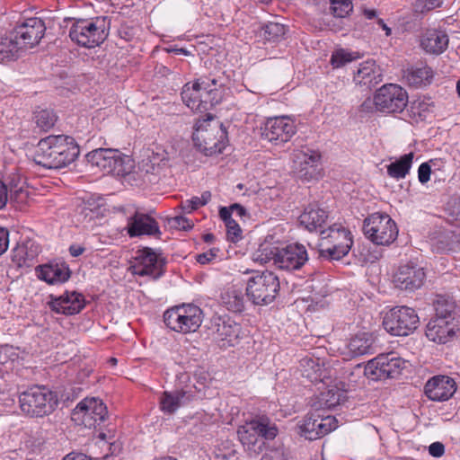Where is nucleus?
<instances>
[{
    "instance_id": "obj_54",
    "label": "nucleus",
    "mask_w": 460,
    "mask_h": 460,
    "mask_svg": "<svg viewBox=\"0 0 460 460\" xmlns=\"http://www.w3.org/2000/svg\"><path fill=\"white\" fill-rule=\"evenodd\" d=\"M431 168L429 163H422L418 169V178L420 183H426L430 179Z\"/></svg>"
},
{
    "instance_id": "obj_32",
    "label": "nucleus",
    "mask_w": 460,
    "mask_h": 460,
    "mask_svg": "<svg viewBox=\"0 0 460 460\" xmlns=\"http://www.w3.org/2000/svg\"><path fill=\"white\" fill-rule=\"evenodd\" d=\"M448 36L443 31L428 30L420 38V47L427 53L439 55L448 46Z\"/></svg>"
},
{
    "instance_id": "obj_62",
    "label": "nucleus",
    "mask_w": 460,
    "mask_h": 460,
    "mask_svg": "<svg viewBox=\"0 0 460 460\" xmlns=\"http://www.w3.org/2000/svg\"><path fill=\"white\" fill-rule=\"evenodd\" d=\"M363 13L369 20L374 19L376 16V11L374 9H364Z\"/></svg>"
},
{
    "instance_id": "obj_35",
    "label": "nucleus",
    "mask_w": 460,
    "mask_h": 460,
    "mask_svg": "<svg viewBox=\"0 0 460 460\" xmlns=\"http://www.w3.org/2000/svg\"><path fill=\"white\" fill-rule=\"evenodd\" d=\"M351 357H359L375 352L374 337L367 332H361L352 337L348 344Z\"/></svg>"
},
{
    "instance_id": "obj_2",
    "label": "nucleus",
    "mask_w": 460,
    "mask_h": 460,
    "mask_svg": "<svg viewBox=\"0 0 460 460\" xmlns=\"http://www.w3.org/2000/svg\"><path fill=\"white\" fill-rule=\"evenodd\" d=\"M252 259L261 264L271 263L279 270L293 271L300 270L308 261V253L305 247L300 243H291L279 248L264 242L255 251Z\"/></svg>"
},
{
    "instance_id": "obj_45",
    "label": "nucleus",
    "mask_w": 460,
    "mask_h": 460,
    "mask_svg": "<svg viewBox=\"0 0 460 460\" xmlns=\"http://www.w3.org/2000/svg\"><path fill=\"white\" fill-rule=\"evenodd\" d=\"M211 199L210 191H204L201 197H192L190 199H187L181 202V207L183 212L191 213L198 209L199 207L205 206Z\"/></svg>"
},
{
    "instance_id": "obj_5",
    "label": "nucleus",
    "mask_w": 460,
    "mask_h": 460,
    "mask_svg": "<svg viewBox=\"0 0 460 460\" xmlns=\"http://www.w3.org/2000/svg\"><path fill=\"white\" fill-rule=\"evenodd\" d=\"M69 30L72 41L84 48L92 49L101 45L109 35L110 20L103 16L91 19H75Z\"/></svg>"
},
{
    "instance_id": "obj_58",
    "label": "nucleus",
    "mask_w": 460,
    "mask_h": 460,
    "mask_svg": "<svg viewBox=\"0 0 460 460\" xmlns=\"http://www.w3.org/2000/svg\"><path fill=\"white\" fill-rule=\"evenodd\" d=\"M233 213L236 214L240 218H250V214L247 209L239 203H234L231 205Z\"/></svg>"
},
{
    "instance_id": "obj_27",
    "label": "nucleus",
    "mask_w": 460,
    "mask_h": 460,
    "mask_svg": "<svg viewBox=\"0 0 460 460\" xmlns=\"http://www.w3.org/2000/svg\"><path fill=\"white\" fill-rule=\"evenodd\" d=\"M36 272L40 279L50 285L64 283L71 276V270L65 262H50L40 265L36 268Z\"/></svg>"
},
{
    "instance_id": "obj_49",
    "label": "nucleus",
    "mask_w": 460,
    "mask_h": 460,
    "mask_svg": "<svg viewBox=\"0 0 460 460\" xmlns=\"http://www.w3.org/2000/svg\"><path fill=\"white\" fill-rule=\"evenodd\" d=\"M27 197V193L22 189L14 190V193L11 190V194H8L7 186L0 180V209H3L10 199L13 201V199H21L22 201Z\"/></svg>"
},
{
    "instance_id": "obj_24",
    "label": "nucleus",
    "mask_w": 460,
    "mask_h": 460,
    "mask_svg": "<svg viewBox=\"0 0 460 460\" xmlns=\"http://www.w3.org/2000/svg\"><path fill=\"white\" fill-rule=\"evenodd\" d=\"M50 309L58 314L73 315L80 313L85 306V299L76 291L65 292L59 296H50L48 302Z\"/></svg>"
},
{
    "instance_id": "obj_41",
    "label": "nucleus",
    "mask_w": 460,
    "mask_h": 460,
    "mask_svg": "<svg viewBox=\"0 0 460 460\" xmlns=\"http://www.w3.org/2000/svg\"><path fill=\"white\" fill-rule=\"evenodd\" d=\"M435 316L433 318H441L443 320H452L458 322L456 315V305L452 299L445 296H438L434 302Z\"/></svg>"
},
{
    "instance_id": "obj_59",
    "label": "nucleus",
    "mask_w": 460,
    "mask_h": 460,
    "mask_svg": "<svg viewBox=\"0 0 460 460\" xmlns=\"http://www.w3.org/2000/svg\"><path fill=\"white\" fill-rule=\"evenodd\" d=\"M233 211L231 209V205L229 207H221L219 208V217L225 225L228 224L230 221L234 220L232 218Z\"/></svg>"
},
{
    "instance_id": "obj_11",
    "label": "nucleus",
    "mask_w": 460,
    "mask_h": 460,
    "mask_svg": "<svg viewBox=\"0 0 460 460\" xmlns=\"http://www.w3.org/2000/svg\"><path fill=\"white\" fill-rule=\"evenodd\" d=\"M279 288V278L273 272L266 270L248 279L246 296L254 305H266L275 300Z\"/></svg>"
},
{
    "instance_id": "obj_56",
    "label": "nucleus",
    "mask_w": 460,
    "mask_h": 460,
    "mask_svg": "<svg viewBox=\"0 0 460 460\" xmlns=\"http://www.w3.org/2000/svg\"><path fill=\"white\" fill-rule=\"evenodd\" d=\"M9 244V232L4 227H0V255L3 254L8 248Z\"/></svg>"
},
{
    "instance_id": "obj_19",
    "label": "nucleus",
    "mask_w": 460,
    "mask_h": 460,
    "mask_svg": "<svg viewBox=\"0 0 460 460\" xmlns=\"http://www.w3.org/2000/svg\"><path fill=\"white\" fill-rule=\"evenodd\" d=\"M230 78L226 72L218 68L208 75L199 77L194 84V90H200L216 105L221 102L220 89L228 85Z\"/></svg>"
},
{
    "instance_id": "obj_23",
    "label": "nucleus",
    "mask_w": 460,
    "mask_h": 460,
    "mask_svg": "<svg viewBox=\"0 0 460 460\" xmlns=\"http://www.w3.org/2000/svg\"><path fill=\"white\" fill-rule=\"evenodd\" d=\"M458 331V322L431 318L426 326L425 334L429 341L438 344H445L453 341Z\"/></svg>"
},
{
    "instance_id": "obj_7",
    "label": "nucleus",
    "mask_w": 460,
    "mask_h": 460,
    "mask_svg": "<svg viewBox=\"0 0 460 460\" xmlns=\"http://www.w3.org/2000/svg\"><path fill=\"white\" fill-rule=\"evenodd\" d=\"M58 396L49 388L34 385L19 395L22 411L30 417H44L54 411L58 406Z\"/></svg>"
},
{
    "instance_id": "obj_28",
    "label": "nucleus",
    "mask_w": 460,
    "mask_h": 460,
    "mask_svg": "<svg viewBox=\"0 0 460 460\" xmlns=\"http://www.w3.org/2000/svg\"><path fill=\"white\" fill-rule=\"evenodd\" d=\"M382 80L383 75L380 67L373 60L360 64L353 77L357 85L365 87L367 90L376 87Z\"/></svg>"
},
{
    "instance_id": "obj_18",
    "label": "nucleus",
    "mask_w": 460,
    "mask_h": 460,
    "mask_svg": "<svg viewBox=\"0 0 460 460\" xmlns=\"http://www.w3.org/2000/svg\"><path fill=\"white\" fill-rule=\"evenodd\" d=\"M46 25L39 17H30L20 20L12 30L25 50L37 46L43 38Z\"/></svg>"
},
{
    "instance_id": "obj_1",
    "label": "nucleus",
    "mask_w": 460,
    "mask_h": 460,
    "mask_svg": "<svg viewBox=\"0 0 460 460\" xmlns=\"http://www.w3.org/2000/svg\"><path fill=\"white\" fill-rule=\"evenodd\" d=\"M79 154V145L73 137L49 135L37 143L33 161L46 169H61L72 164Z\"/></svg>"
},
{
    "instance_id": "obj_44",
    "label": "nucleus",
    "mask_w": 460,
    "mask_h": 460,
    "mask_svg": "<svg viewBox=\"0 0 460 460\" xmlns=\"http://www.w3.org/2000/svg\"><path fill=\"white\" fill-rule=\"evenodd\" d=\"M341 393L335 388L328 389L327 391L322 392L318 396V401L314 403V407L320 409H333L340 404Z\"/></svg>"
},
{
    "instance_id": "obj_40",
    "label": "nucleus",
    "mask_w": 460,
    "mask_h": 460,
    "mask_svg": "<svg viewBox=\"0 0 460 460\" xmlns=\"http://www.w3.org/2000/svg\"><path fill=\"white\" fill-rule=\"evenodd\" d=\"M413 156V153L411 152L409 154L403 155L395 162L388 164L387 174L396 180L405 178L411 168Z\"/></svg>"
},
{
    "instance_id": "obj_29",
    "label": "nucleus",
    "mask_w": 460,
    "mask_h": 460,
    "mask_svg": "<svg viewBox=\"0 0 460 460\" xmlns=\"http://www.w3.org/2000/svg\"><path fill=\"white\" fill-rule=\"evenodd\" d=\"M40 247L34 241L26 239L18 243L12 251V261L19 268L30 267L40 252Z\"/></svg>"
},
{
    "instance_id": "obj_30",
    "label": "nucleus",
    "mask_w": 460,
    "mask_h": 460,
    "mask_svg": "<svg viewBox=\"0 0 460 460\" xmlns=\"http://www.w3.org/2000/svg\"><path fill=\"white\" fill-rule=\"evenodd\" d=\"M25 51L13 31L0 36V63L16 61Z\"/></svg>"
},
{
    "instance_id": "obj_37",
    "label": "nucleus",
    "mask_w": 460,
    "mask_h": 460,
    "mask_svg": "<svg viewBox=\"0 0 460 460\" xmlns=\"http://www.w3.org/2000/svg\"><path fill=\"white\" fill-rule=\"evenodd\" d=\"M221 303L227 310L241 313L244 309V295L240 288L229 287L221 294Z\"/></svg>"
},
{
    "instance_id": "obj_52",
    "label": "nucleus",
    "mask_w": 460,
    "mask_h": 460,
    "mask_svg": "<svg viewBox=\"0 0 460 460\" xmlns=\"http://www.w3.org/2000/svg\"><path fill=\"white\" fill-rule=\"evenodd\" d=\"M227 239L233 243H236L242 238V229L235 220L230 221L226 225Z\"/></svg>"
},
{
    "instance_id": "obj_43",
    "label": "nucleus",
    "mask_w": 460,
    "mask_h": 460,
    "mask_svg": "<svg viewBox=\"0 0 460 460\" xmlns=\"http://www.w3.org/2000/svg\"><path fill=\"white\" fill-rule=\"evenodd\" d=\"M111 164V174L116 176H125L131 172L134 168V161L128 155H123L117 149Z\"/></svg>"
},
{
    "instance_id": "obj_50",
    "label": "nucleus",
    "mask_w": 460,
    "mask_h": 460,
    "mask_svg": "<svg viewBox=\"0 0 460 460\" xmlns=\"http://www.w3.org/2000/svg\"><path fill=\"white\" fill-rule=\"evenodd\" d=\"M442 3V0H416L413 8L416 13H424L440 7Z\"/></svg>"
},
{
    "instance_id": "obj_38",
    "label": "nucleus",
    "mask_w": 460,
    "mask_h": 460,
    "mask_svg": "<svg viewBox=\"0 0 460 460\" xmlns=\"http://www.w3.org/2000/svg\"><path fill=\"white\" fill-rule=\"evenodd\" d=\"M302 376L311 382L323 381L326 376L324 368L319 363V358H304L300 360Z\"/></svg>"
},
{
    "instance_id": "obj_14",
    "label": "nucleus",
    "mask_w": 460,
    "mask_h": 460,
    "mask_svg": "<svg viewBox=\"0 0 460 460\" xmlns=\"http://www.w3.org/2000/svg\"><path fill=\"white\" fill-rule=\"evenodd\" d=\"M337 427V420L331 415L323 416L319 409L307 413L303 420L296 424L297 433L308 440L320 438Z\"/></svg>"
},
{
    "instance_id": "obj_39",
    "label": "nucleus",
    "mask_w": 460,
    "mask_h": 460,
    "mask_svg": "<svg viewBox=\"0 0 460 460\" xmlns=\"http://www.w3.org/2000/svg\"><path fill=\"white\" fill-rule=\"evenodd\" d=\"M186 392H164L160 398V408L167 414L174 413L185 402Z\"/></svg>"
},
{
    "instance_id": "obj_33",
    "label": "nucleus",
    "mask_w": 460,
    "mask_h": 460,
    "mask_svg": "<svg viewBox=\"0 0 460 460\" xmlns=\"http://www.w3.org/2000/svg\"><path fill=\"white\" fill-rule=\"evenodd\" d=\"M328 217L327 212L317 205H309L299 217V222L310 232L321 228Z\"/></svg>"
},
{
    "instance_id": "obj_3",
    "label": "nucleus",
    "mask_w": 460,
    "mask_h": 460,
    "mask_svg": "<svg viewBox=\"0 0 460 460\" xmlns=\"http://www.w3.org/2000/svg\"><path fill=\"white\" fill-rule=\"evenodd\" d=\"M192 140L207 156L221 154L227 143L226 128L217 117L199 119L194 125Z\"/></svg>"
},
{
    "instance_id": "obj_53",
    "label": "nucleus",
    "mask_w": 460,
    "mask_h": 460,
    "mask_svg": "<svg viewBox=\"0 0 460 460\" xmlns=\"http://www.w3.org/2000/svg\"><path fill=\"white\" fill-rule=\"evenodd\" d=\"M168 224L171 227H174L180 230H189L193 226L191 221L183 216H176L169 219Z\"/></svg>"
},
{
    "instance_id": "obj_16",
    "label": "nucleus",
    "mask_w": 460,
    "mask_h": 460,
    "mask_svg": "<svg viewBox=\"0 0 460 460\" xmlns=\"http://www.w3.org/2000/svg\"><path fill=\"white\" fill-rule=\"evenodd\" d=\"M404 362L393 353L380 354L365 366L364 374L372 380H382L397 376Z\"/></svg>"
},
{
    "instance_id": "obj_61",
    "label": "nucleus",
    "mask_w": 460,
    "mask_h": 460,
    "mask_svg": "<svg viewBox=\"0 0 460 460\" xmlns=\"http://www.w3.org/2000/svg\"><path fill=\"white\" fill-rule=\"evenodd\" d=\"M84 251V248L78 246V245H71L69 247V252L73 257H78L81 255Z\"/></svg>"
},
{
    "instance_id": "obj_13",
    "label": "nucleus",
    "mask_w": 460,
    "mask_h": 460,
    "mask_svg": "<svg viewBox=\"0 0 460 460\" xmlns=\"http://www.w3.org/2000/svg\"><path fill=\"white\" fill-rule=\"evenodd\" d=\"M166 264L167 260L163 253L152 248L144 247L137 252L131 270L134 275L156 280L165 273Z\"/></svg>"
},
{
    "instance_id": "obj_34",
    "label": "nucleus",
    "mask_w": 460,
    "mask_h": 460,
    "mask_svg": "<svg viewBox=\"0 0 460 460\" xmlns=\"http://www.w3.org/2000/svg\"><path fill=\"white\" fill-rule=\"evenodd\" d=\"M404 77L410 86L418 88L430 84L434 72L427 65L416 66L409 68Z\"/></svg>"
},
{
    "instance_id": "obj_36",
    "label": "nucleus",
    "mask_w": 460,
    "mask_h": 460,
    "mask_svg": "<svg viewBox=\"0 0 460 460\" xmlns=\"http://www.w3.org/2000/svg\"><path fill=\"white\" fill-rule=\"evenodd\" d=\"M117 149L98 148L86 155V160L93 167L99 168L104 173H110L111 164Z\"/></svg>"
},
{
    "instance_id": "obj_31",
    "label": "nucleus",
    "mask_w": 460,
    "mask_h": 460,
    "mask_svg": "<svg viewBox=\"0 0 460 460\" xmlns=\"http://www.w3.org/2000/svg\"><path fill=\"white\" fill-rule=\"evenodd\" d=\"M217 337L228 346H234L242 338L243 330L239 323L231 318L219 317L215 322Z\"/></svg>"
},
{
    "instance_id": "obj_55",
    "label": "nucleus",
    "mask_w": 460,
    "mask_h": 460,
    "mask_svg": "<svg viewBox=\"0 0 460 460\" xmlns=\"http://www.w3.org/2000/svg\"><path fill=\"white\" fill-rule=\"evenodd\" d=\"M217 250L210 249L197 255L196 260L200 264H207L217 257Z\"/></svg>"
},
{
    "instance_id": "obj_57",
    "label": "nucleus",
    "mask_w": 460,
    "mask_h": 460,
    "mask_svg": "<svg viewBox=\"0 0 460 460\" xmlns=\"http://www.w3.org/2000/svg\"><path fill=\"white\" fill-rule=\"evenodd\" d=\"M429 453L434 457H440L445 453V447L441 442H434L429 447Z\"/></svg>"
},
{
    "instance_id": "obj_4",
    "label": "nucleus",
    "mask_w": 460,
    "mask_h": 460,
    "mask_svg": "<svg viewBox=\"0 0 460 460\" xmlns=\"http://www.w3.org/2000/svg\"><path fill=\"white\" fill-rule=\"evenodd\" d=\"M278 428L266 415L252 417L239 426L237 435L244 449L257 456L265 447V440H272L278 435Z\"/></svg>"
},
{
    "instance_id": "obj_6",
    "label": "nucleus",
    "mask_w": 460,
    "mask_h": 460,
    "mask_svg": "<svg viewBox=\"0 0 460 460\" xmlns=\"http://www.w3.org/2000/svg\"><path fill=\"white\" fill-rule=\"evenodd\" d=\"M408 102V94L400 85L388 84L381 86L373 99H366L359 107L362 113L376 111L385 113L402 112Z\"/></svg>"
},
{
    "instance_id": "obj_25",
    "label": "nucleus",
    "mask_w": 460,
    "mask_h": 460,
    "mask_svg": "<svg viewBox=\"0 0 460 460\" xmlns=\"http://www.w3.org/2000/svg\"><path fill=\"white\" fill-rule=\"evenodd\" d=\"M456 390L455 380L447 376H433L426 383L424 387L427 397L435 402L447 401L453 396Z\"/></svg>"
},
{
    "instance_id": "obj_9",
    "label": "nucleus",
    "mask_w": 460,
    "mask_h": 460,
    "mask_svg": "<svg viewBox=\"0 0 460 460\" xmlns=\"http://www.w3.org/2000/svg\"><path fill=\"white\" fill-rule=\"evenodd\" d=\"M203 321L202 310L193 304H182L166 310L164 322L172 331L180 333L195 332Z\"/></svg>"
},
{
    "instance_id": "obj_48",
    "label": "nucleus",
    "mask_w": 460,
    "mask_h": 460,
    "mask_svg": "<svg viewBox=\"0 0 460 460\" xmlns=\"http://www.w3.org/2000/svg\"><path fill=\"white\" fill-rule=\"evenodd\" d=\"M412 115H423L424 113H433L435 104L429 97H422L415 100L411 103Z\"/></svg>"
},
{
    "instance_id": "obj_47",
    "label": "nucleus",
    "mask_w": 460,
    "mask_h": 460,
    "mask_svg": "<svg viewBox=\"0 0 460 460\" xmlns=\"http://www.w3.org/2000/svg\"><path fill=\"white\" fill-rule=\"evenodd\" d=\"M358 56L343 49L335 50L331 58V64L334 68H339L357 59Z\"/></svg>"
},
{
    "instance_id": "obj_21",
    "label": "nucleus",
    "mask_w": 460,
    "mask_h": 460,
    "mask_svg": "<svg viewBox=\"0 0 460 460\" xmlns=\"http://www.w3.org/2000/svg\"><path fill=\"white\" fill-rule=\"evenodd\" d=\"M296 133L295 122L292 117H268L262 136L270 142H288Z\"/></svg>"
},
{
    "instance_id": "obj_8",
    "label": "nucleus",
    "mask_w": 460,
    "mask_h": 460,
    "mask_svg": "<svg viewBox=\"0 0 460 460\" xmlns=\"http://www.w3.org/2000/svg\"><path fill=\"white\" fill-rule=\"evenodd\" d=\"M319 243L320 257L327 260H341L350 251L353 240L349 230L341 225L333 224L328 229L321 231Z\"/></svg>"
},
{
    "instance_id": "obj_10",
    "label": "nucleus",
    "mask_w": 460,
    "mask_h": 460,
    "mask_svg": "<svg viewBox=\"0 0 460 460\" xmlns=\"http://www.w3.org/2000/svg\"><path fill=\"white\" fill-rule=\"evenodd\" d=\"M294 172L302 181L310 182L322 177V154L309 146L296 148L291 154Z\"/></svg>"
},
{
    "instance_id": "obj_12",
    "label": "nucleus",
    "mask_w": 460,
    "mask_h": 460,
    "mask_svg": "<svg viewBox=\"0 0 460 460\" xmlns=\"http://www.w3.org/2000/svg\"><path fill=\"white\" fill-rule=\"evenodd\" d=\"M363 233L373 243L389 245L398 235L395 222L383 213H373L364 219Z\"/></svg>"
},
{
    "instance_id": "obj_17",
    "label": "nucleus",
    "mask_w": 460,
    "mask_h": 460,
    "mask_svg": "<svg viewBox=\"0 0 460 460\" xmlns=\"http://www.w3.org/2000/svg\"><path fill=\"white\" fill-rule=\"evenodd\" d=\"M107 413V407L101 399L86 397L76 405L73 415L84 427L91 429L103 422Z\"/></svg>"
},
{
    "instance_id": "obj_20",
    "label": "nucleus",
    "mask_w": 460,
    "mask_h": 460,
    "mask_svg": "<svg viewBox=\"0 0 460 460\" xmlns=\"http://www.w3.org/2000/svg\"><path fill=\"white\" fill-rule=\"evenodd\" d=\"M425 278L424 269L409 261L398 268L394 277V282L401 290L413 292L423 285Z\"/></svg>"
},
{
    "instance_id": "obj_15",
    "label": "nucleus",
    "mask_w": 460,
    "mask_h": 460,
    "mask_svg": "<svg viewBox=\"0 0 460 460\" xmlns=\"http://www.w3.org/2000/svg\"><path fill=\"white\" fill-rule=\"evenodd\" d=\"M419 316L415 310L408 306L393 308L385 314L383 325L392 335L407 336L418 326Z\"/></svg>"
},
{
    "instance_id": "obj_26",
    "label": "nucleus",
    "mask_w": 460,
    "mask_h": 460,
    "mask_svg": "<svg viewBox=\"0 0 460 460\" xmlns=\"http://www.w3.org/2000/svg\"><path fill=\"white\" fill-rule=\"evenodd\" d=\"M200 92V90H194V84L190 87L188 83L183 86L181 99L190 110L204 113V115H212L210 111L216 104Z\"/></svg>"
},
{
    "instance_id": "obj_46",
    "label": "nucleus",
    "mask_w": 460,
    "mask_h": 460,
    "mask_svg": "<svg viewBox=\"0 0 460 460\" xmlns=\"http://www.w3.org/2000/svg\"><path fill=\"white\" fill-rule=\"evenodd\" d=\"M331 13L338 18L347 17L353 11L352 0H330Z\"/></svg>"
},
{
    "instance_id": "obj_64",
    "label": "nucleus",
    "mask_w": 460,
    "mask_h": 460,
    "mask_svg": "<svg viewBox=\"0 0 460 460\" xmlns=\"http://www.w3.org/2000/svg\"><path fill=\"white\" fill-rule=\"evenodd\" d=\"M203 238L206 243H211L214 240L215 236L213 234H207L204 235Z\"/></svg>"
},
{
    "instance_id": "obj_22",
    "label": "nucleus",
    "mask_w": 460,
    "mask_h": 460,
    "mask_svg": "<svg viewBox=\"0 0 460 460\" xmlns=\"http://www.w3.org/2000/svg\"><path fill=\"white\" fill-rule=\"evenodd\" d=\"M126 229L130 237L161 235L157 221L149 214L139 210H136L133 215L128 217Z\"/></svg>"
},
{
    "instance_id": "obj_60",
    "label": "nucleus",
    "mask_w": 460,
    "mask_h": 460,
    "mask_svg": "<svg viewBox=\"0 0 460 460\" xmlns=\"http://www.w3.org/2000/svg\"><path fill=\"white\" fill-rule=\"evenodd\" d=\"M63 460H93V459L83 453L72 452V453L66 455L63 458Z\"/></svg>"
},
{
    "instance_id": "obj_63",
    "label": "nucleus",
    "mask_w": 460,
    "mask_h": 460,
    "mask_svg": "<svg viewBox=\"0 0 460 460\" xmlns=\"http://www.w3.org/2000/svg\"><path fill=\"white\" fill-rule=\"evenodd\" d=\"M377 22L381 26V28L385 31L386 36L391 35V29L385 23L384 20L379 19Z\"/></svg>"
},
{
    "instance_id": "obj_51",
    "label": "nucleus",
    "mask_w": 460,
    "mask_h": 460,
    "mask_svg": "<svg viewBox=\"0 0 460 460\" xmlns=\"http://www.w3.org/2000/svg\"><path fill=\"white\" fill-rule=\"evenodd\" d=\"M34 121L39 132H47L50 130L57 122V117H35Z\"/></svg>"
},
{
    "instance_id": "obj_42",
    "label": "nucleus",
    "mask_w": 460,
    "mask_h": 460,
    "mask_svg": "<svg viewBox=\"0 0 460 460\" xmlns=\"http://www.w3.org/2000/svg\"><path fill=\"white\" fill-rule=\"evenodd\" d=\"M287 33L285 25L270 22L261 27L260 37L266 41L279 42L284 39Z\"/></svg>"
}]
</instances>
